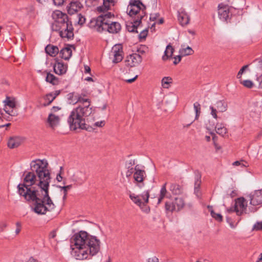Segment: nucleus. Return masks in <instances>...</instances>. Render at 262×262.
<instances>
[{"label": "nucleus", "instance_id": "obj_15", "mask_svg": "<svg viewBox=\"0 0 262 262\" xmlns=\"http://www.w3.org/2000/svg\"><path fill=\"white\" fill-rule=\"evenodd\" d=\"M60 118L54 113H50L47 118V126L52 129H55L60 124Z\"/></svg>", "mask_w": 262, "mask_h": 262}, {"label": "nucleus", "instance_id": "obj_50", "mask_svg": "<svg viewBox=\"0 0 262 262\" xmlns=\"http://www.w3.org/2000/svg\"><path fill=\"white\" fill-rule=\"evenodd\" d=\"M182 58V55H179L174 57V60L173 61V64L176 65L180 62Z\"/></svg>", "mask_w": 262, "mask_h": 262}, {"label": "nucleus", "instance_id": "obj_56", "mask_svg": "<svg viewBox=\"0 0 262 262\" xmlns=\"http://www.w3.org/2000/svg\"><path fill=\"white\" fill-rule=\"evenodd\" d=\"M257 81L259 82V88L262 89V76L257 78Z\"/></svg>", "mask_w": 262, "mask_h": 262}, {"label": "nucleus", "instance_id": "obj_14", "mask_svg": "<svg viewBox=\"0 0 262 262\" xmlns=\"http://www.w3.org/2000/svg\"><path fill=\"white\" fill-rule=\"evenodd\" d=\"M250 204L256 206L262 204V189L254 191L249 195Z\"/></svg>", "mask_w": 262, "mask_h": 262}, {"label": "nucleus", "instance_id": "obj_26", "mask_svg": "<svg viewBox=\"0 0 262 262\" xmlns=\"http://www.w3.org/2000/svg\"><path fill=\"white\" fill-rule=\"evenodd\" d=\"M47 54L52 57H55L59 53V49L57 46L52 45H48L45 48Z\"/></svg>", "mask_w": 262, "mask_h": 262}, {"label": "nucleus", "instance_id": "obj_10", "mask_svg": "<svg viewBox=\"0 0 262 262\" xmlns=\"http://www.w3.org/2000/svg\"><path fill=\"white\" fill-rule=\"evenodd\" d=\"M218 8V15L220 19L224 22H228L232 15L231 8L223 4H220Z\"/></svg>", "mask_w": 262, "mask_h": 262}, {"label": "nucleus", "instance_id": "obj_53", "mask_svg": "<svg viewBox=\"0 0 262 262\" xmlns=\"http://www.w3.org/2000/svg\"><path fill=\"white\" fill-rule=\"evenodd\" d=\"M137 78H138V75H136L134 77H133L132 78L127 79L124 80L127 83H131L134 82Z\"/></svg>", "mask_w": 262, "mask_h": 262}, {"label": "nucleus", "instance_id": "obj_8", "mask_svg": "<svg viewBox=\"0 0 262 262\" xmlns=\"http://www.w3.org/2000/svg\"><path fill=\"white\" fill-rule=\"evenodd\" d=\"M247 208V201L244 197H239L235 200L233 207L227 209L228 213L236 212L238 216L246 213Z\"/></svg>", "mask_w": 262, "mask_h": 262}, {"label": "nucleus", "instance_id": "obj_25", "mask_svg": "<svg viewBox=\"0 0 262 262\" xmlns=\"http://www.w3.org/2000/svg\"><path fill=\"white\" fill-rule=\"evenodd\" d=\"M59 53L61 58L68 60L72 56V52L71 47H67L61 50Z\"/></svg>", "mask_w": 262, "mask_h": 262}, {"label": "nucleus", "instance_id": "obj_60", "mask_svg": "<svg viewBox=\"0 0 262 262\" xmlns=\"http://www.w3.org/2000/svg\"><path fill=\"white\" fill-rule=\"evenodd\" d=\"M56 180L58 182H61L62 180V177L61 176L60 173L57 175Z\"/></svg>", "mask_w": 262, "mask_h": 262}, {"label": "nucleus", "instance_id": "obj_23", "mask_svg": "<svg viewBox=\"0 0 262 262\" xmlns=\"http://www.w3.org/2000/svg\"><path fill=\"white\" fill-rule=\"evenodd\" d=\"M21 142L22 140L20 137H11L8 142V146L10 148H14L19 146L21 143Z\"/></svg>", "mask_w": 262, "mask_h": 262}, {"label": "nucleus", "instance_id": "obj_33", "mask_svg": "<svg viewBox=\"0 0 262 262\" xmlns=\"http://www.w3.org/2000/svg\"><path fill=\"white\" fill-rule=\"evenodd\" d=\"M172 83V79L170 77H164L161 80V85L164 89H168Z\"/></svg>", "mask_w": 262, "mask_h": 262}, {"label": "nucleus", "instance_id": "obj_35", "mask_svg": "<svg viewBox=\"0 0 262 262\" xmlns=\"http://www.w3.org/2000/svg\"><path fill=\"white\" fill-rule=\"evenodd\" d=\"M180 54L182 55V56H185L187 55H192L194 51L192 49V48L189 46L186 47V48H183L180 50Z\"/></svg>", "mask_w": 262, "mask_h": 262}, {"label": "nucleus", "instance_id": "obj_19", "mask_svg": "<svg viewBox=\"0 0 262 262\" xmlns=\"http://www.w3.org/2000/svg\"><path fill=\"white\" fill-rule=\"evenodd\" d=\"M60 93V90H56L52 93L47 94L43 97V99L45 101L43 105L47 106L50 105L52 102L56 98V97L59 95Z\"/></svg>", "mask_w": 262, "mask_h": 262}, {"label": "nucleus", "instance_id": "obj_39", "mask_svg": "<svg viewBox=\"0 0 262 262\" xmlns=\"http://www.w3.org/2000/svg\"><path fill=\"white\" fill-rule=\"evenodd\" d=\"M194 109L195 112V118L198 119L201 113V106L200 104L198 102H195L193 104Z\"/></svg>", "mask_w": 262, "mask_h": 262}, {"label": "nucleus", "instance_id": "obj_52", "mask_svg": "<svg viewBox=\"0 0 262 262\" xmlns=\"http://www.w3.org/2000/svg\"><path fill=\"white\" fill-rule=\"evenodd\" d=\"M105 125L104 121L96 122L94 125L97 127H103Z\"/></svg>", "mask_w": 262, "mask_h": 262}, {"label": "nucleus", "instance_id": "obj_44", "mask_svg": "<svg viewBox=\"0 0 262 262\" xmlns=\"http://www.w3.org/2000/svg\"><path fill=\"white\" fill-rule=\"evenodd\" d=\"M253 230H262V221L256 222L253 227Z\"/></svg>", "mask_w": 262, "mask_h": 262}, {"label": "nucleus", "instance_id": "obj_42", "mask_svg": "<svg viewBox=\"0 0 262 262\" xmlns=\"http://www.w3.org/2000/svg\"><path fill=\"white\" fill-rule=\"evenodd\" d=\"M233 165L234 166H241L242 167H247L248 166L247 162L242 160L241 161H236L233 162Z\"/></svg>", "mask_w": 262, "mask_h": 262}, {"label": "nucleus", "instance_id": "obj_59", "mask_svg": "<svg viewBox=\"0 0 262 262\" xmlns=\"http://www.w3.org/2000/svg\"><path fill=\"white\" fill-rule=\"evenodd\" d=\"M226 219H227V222H228V223L230 224V226H231L232 228H233V227H234V226H233V223H232V221H231L230 218L229 216H227V217H226Z\"/></svg>", "mask_w": 262, "mask_h": 262}, {"label": "nucleus", "instance_id": "obj_7", "mask_svg": "<svg viewBox=\"0 0 262 262\" xmlns=\"http://www.w3.org/2000/svg\"><path fill=\"white\" fill-rule=\"evenodd\" d=\"M55 16H62L61 23L59 35L61 37L71 39L74 36L73 28L72 24L68 21V17L67 14L63 13L60 11H56L53 14V18Z\"/></svg>", "mask_w": 262, "mask_h": 262}, {"label": "nucleus", "instance_id": "obj_47", "mask_svg": "<svg viewBox=\"0 0 262 262\" xmlns=\"http://www.w3.org/2000/svg\"><path fill=\"white\" fill-rule=\"evenodd\" d=\"M72 187V185H69L67 186H59V188H60L63 191V193H65V194H67V192L68 190L70 189Z\"/></svg>", "mask_w": 262, "mask_h": 262}, {"label": "nucleus", "instance_id": "obj_48", "mask_svg": "<svg viewBox=\"0 0 262 262\" xmlns=\"http://www.w3.org/2000/svg\"><path fill=\"white\" fill-rule=\"evenodd\" d=\"M160 15L158 13L151 14L150 15L149 19L150 21H155L159 17Z\"/></svg>", "mask_w": 262, "mask_h": 262}, {"label": "nucleus", "instance_id": "obj_57", "mask_svg": "<svg viewBox=\"0 0 262 262\" xmlns=\"http://www.w3.org/2000/svg\"><path fill=\"white\" fill-rule=\"evenodd\" d=\"M56 236V233L55 231H52L49 235L50 238H54Z\"/></svg>", "mask_w": 262, "mask_h": 262}, {"label": "nucleus", "instance_id": "obj_28", "mask_svg": "<svg viewBox=\"0 0 262 262\" xmlns=\"http://www.w3.org/2000/svg\"><path fill=\"white\" fill-rule=\"evenodd\" d=\"M62 16H55L54 19H56L55 21L51 25V29L54 31H58L60 32L61 23L62 21Z\"/></svg>", "mask_w": 262, "mask_h": 262}, {"label": "nucleus", "instance_id": "obj_41", "mask_svg": "<svg viewBox=\"0 0 262 262\" xmlns=\"http://www.w3.org/2000/svg\"><path fill=\"white\" fill-rule=\"evenodd\" d=\"M241 83L247 88H251L253 86V83L250 80H245L241 81Z\"/></svg>", "mask_w": 262, "mask_h": 262}, {"label": "nucleus", "instance_id": "obj_12", "mask_svg": "<svg viewBox=\"0 0 262 262\" xmlns=\"http://www.w3.org/2000/svg\"><path fill=\"white\" fill-rule=\"evenodd\" d=\"M111 54L114 56L113 62L118 63L120 62L123 58L122 45L121 44L114 45L112 49Z\"/></svg>", "mask_w": 262, "mask_h": 262}, {"label": "nucleus", "instance_id": "obj_49", "mask_svg": "<svg viewBox=\"0 0 262 262\" xmlns=\"http://www.w3.org/2000/svg\"><path fill=\"white\" fill-rule=\"evenodd\" d=\"M66 0H53V3L55 6H60L63 4Z\"/></svg>", "mask_w": 262, "mask_h": 262}, {"label": "nucleus", "instance_id": "obj_58", "mask_svg": "<svg viewBox=\"0 0 262 262\" xmlns=\"http://www.w3.org/2000/svg\"><path fill=\"white\" fill-rule=\"evenodd\" d=\"M134 172V169L132 168L130 170H128L126 172V177H129L131 174Z\"/></svg>", "mask_w": 262, "mask_h": 262}, {"label": "nucleus", "instance_id": "obj_43", "mask_svg": "<svg viewBox=\"0 0 262 262\" xmlns=\"http://www.w3.org/2000/svg\"><path fill=\"white\" fill-rule=\"evenodd\" d=\"M248 65H245L240 69L236 76L237 79H241L242 78L243 74L248 69Z\"/></svg>", "mask_w": 262, "mask_h": 262}, {"label": "nucleus", "instance_id": "obj_5", "mask_svg": "<svg viewBox=\"0 0 262 262\" xmlns=\"http://www.w3.org/2000/svg\"><path fill=\"white\" fill-rule=\"evenodd\" d=\"M31 170V171L28 172L25 177L23 183L17 186L18 193L24 198L27 195L31 194L32 192L35 193L40 191L39 179L36 172L32 168Z\"/></svg>", "mask_w": 262, "mask_h": 262}, {"label": "nucleus", "instance_id": "obj_30", "mask_svg": "<svg viewBox=\"0 0 262 262\" xmlns=\"http://www.w3.org/2000/svg\"><path fill=\"white\" fill-rule=\"evenodd\" d=\"M173 203L174 205H175V206H176L177 211H179L183 208L185 205V202L182 198H176Z\"/></svg>", "mask_w": 262, "mask_h": 262}, {"label": "nucleus", "instance_id": "obj_22", "mask_svg": "<svg viewBox=\"0 0 262 262\" xmlns=\"http://www.w3.org/2000/svg\"><path fill=\"white\" fill-rule=\"evenodd\" d=\"M178 20L182 26H185L188 24L190 17L184 10H181L179 11Z\"/></svg>", "mask_w": 262, "mask_h": 262}, {"label": "nucleus", "instance_id": "obj_63", "mask_svg": "<svg viewBox=\"0 0 262 262\" xmlns=\"http://www.w3.org/2000/svg\"><path fill=\"white\" fill-rule=\"evenodd\" d=\"M36 1L38 3H39L41 4H42V5L45 4L48 1V0H36Z\"/></svg>", "mask_w": 262, "mask_h": 262}, {"label": "nucleus", "instance_id": "obj_38", "mask_svg": "<svg viewBox=\"0 0 262 262\" xmlns=\"http://www.w3.org/2000/svg\"><path fill=\"white\" fill-rule=\"evenodd\" d=\"M114 16V14H112L111 12H106L104 14H101L98 17H102L104 19L103 21H106V22H111L110 20H108L109 18H111L112 17Z\"/></svg>", "mask_w": 262, "mask_h": 262}, {"label": "nucleus", "instance_id": "obj_40", "mask_svg": "<svg viewBox=\"0 0 262 262\" xmlns=\"http://www.w3.org/2000/svg\"><path fill=\"white\" fill-rule=\"evenodd\" d=\"M148 34V29L147 28L142 30L141 31L140 34H139V38L141 39H144L146 37Z\"/></svg>", "mask_w": 262, "mask_h": 262}, {"label": "nucleus", "instance_id": "obj_16", "mask_svg": "<svg viewBox=\"0 0 262 262\" xmlns=\"http://www.w3.org/2000/svg\"><path fill=\"white\" fill-rule=\"evenodd\" d=\"M82 7L81 3L77 1H71L67 6L68 13L72 15L79 11Z\"/></svg>", "mask_w": 262, "mask_h": 262}, {"label": "nucleus", "instance_id": "obj_3", "mask_svg": "<svg viewBox=\"0 0 262 262\" xmlns=\"http://www.w3.org/2000/svg\"><path fill=\"white\" fill-rule=\"evenodd\" d=\"M68 98L71 100L70 103H79L77 107L71 112L68 119V123L71 130H75L77 128L87 129L86 118L94 113V110L91 106V101L89 99L82 98L80 95L71 93L68 95Z\"/></svg>", "mask_w": 262, "mask_h": 262}, {"label": "nucleus", "instance_id": "obj_62", "mask_svg": "<svg viewBox=\"0 0 262 262\" xmlns=\"http://www.w3.org/2000/svg\"><path fill=\"white\" fill-rule=\"evenodd\" d=\"M27 262H38V260L34 258L31 257L29 258Z\"/></svg>", "mask_w": 262, "mask_h": 262}, {"label": "nucleus", "instance_id": "obj_21", "mask_svg": "<svg viewBox=\"0 0 262 262\" xmlns=\"http://www.w3.org/2000/svg\"><path fill=\"white\" fill-rule=\"evenodd\" d=\"M4 102L5 103V108L4 111L5 112L9 115H12L11 114V113H13V110L9 111L8 110L7 107H9L11 108H14L16 106V102L14 99L11 98L10 97H7L6 99L4 101Z\"/></svg>", "mask_w": 262, "mask_h": 262}, {"label": "nucleus", "instance_id": "obj_45", "mask_svg": "<svg viewBox=\"0 0 262 262\" xmlns=\"http://www.w3.org/2000/svg\"><path fill=\"white\" fill-rule=\"evenodd\" d=\"M77 17H78V24H79L80 25H83L85 21V18L84 16L82 15L81 14H79L78 15Z\"/></svg>", "mask_w": 262, "mask_h": 262}, {"label": "nucleus", "instance_id": "obj_4", "mask_svg": "<svg viewBox=\"0 0 262 262\" xmlns=\"http://www.w3.org/2000/svg\"><path fill=\"white\" fill-rule=\"evenodd\" d=\"M145 6L140 0H130L127 8L128 14L134 18L133 22L128 23L126 29L129 32L138 33L141 20L145 16Z\"/></svg>", "mask_w": 262, "mask_h": 262}, {"label": "nucleus", "instance_id": "obj_34", "mask_svg": "<svg viewBox=\"0 0 262 262\" xmlns=\"http://www.w3.org/2000/svg\"><path fill=\"white\" fill-rule=\"evenodd\" d=\"M167 183H165L161 187L160 194L158 197V204H159L161 203L163 199L165 197L167 194V190H166V186Z\"/></svg>", "mask_w": 262, "mask_h": 262}, {"label": "nucleus", "instance_id": "obj_11", "mask_svg": "<svg viewBox=\"0 0 262 262\" xmlns=\"http://www.w3.org/2000/svg\"><path fill=\"white\" fill-rule=\"evenodd\" d=\"M149 197V191L147 190L143 192L140 195H136L134 193H130L129 198L132 201L138 206H141L148 203Z\"/></svg>", "mask_w": 262, "mask_h": 262}, {"label": "nucleus", "instance_id": "obj_18", "mask_svg": "<svg viewBox=\"0 0 262 262\" xmlns=\"http://www.w3.org/2000/svg\"><path fill=\"white\" fill-rule=\"evenodd\" d=\"M116 3L117 0H103V5L98 7L97 10L99 12H106L111 10Z\"/></svg>", "mask_w": 262, "mask_h": 262}, {"label": "nucleus", "instance_id": "obj_29", "mask_svg": "<svg viewBox=\"0 0 262 262\" xmlns=\"http://www.w3.org/2000/svg\"><path fill=\"white\" fill-rule=\"evenodd\" d=\"M174 52V49L170 45L167 46L166 50L164 51V54L162 56L163 60H166L172 57Z\"/></svg>", "mask_w": 262, "mask_h": 262}, {"label": "nucleus", "instance_id": "obj_54", "mask_svg": "<svg viewBox=\"0 0 262 262\" xmlns=\"http://www.w3.org/2000/svg\"><path fill=\"white\" fill-rule=\"evenodd\" d=\"M7 226V224L6 222H2L0 224V231H3Z\"/></svg>", "mask_w": 262, "mask_h": 262}, {"label": "nucleus", "instance_id": "obj_17", "mask_svg": "<svg viewBox=\"0 0 262 262\" xmlns=\"http://www.w3.org/2000/svg\"><path fill=\"white\" fill-rule=\"evenodd\" d=\"M127 64L130 67H135L142 61V57L138 54H133L127 57Z\"/></svg>", "mask_w": 262, "mask_h": 262}, {"label": "nucleus", "instance_id": "obj_6", "mask_svg": "<svg viewBox=\"0 0 262 262\" xmlns=\"http://www.w3.org/2000/svg\"><path fill=\"white\" fill-rule=\"evenodd\" d=\"M104 19L102 17L93 18L89 24V27L98 32L107 31L111 33H117L121 29V25L118 22L103 21Z\"/></svg>", "mask_w": 262, "mask_h": 262}, {"label": "nucleus", "instance_id": "obj_20", "mask_svg": "<svg viewBox=\"0 0 262 262\" xmlns=\"http://www.w3.org/2000/svg\"><path fill=\"white\" fill-rule=\"evenodd\" d=\"M206 126L208 129L215 128L216 133L222 136H224L227 133V128L222 124H217L215 126L214 123L209 125L206 124Z\"/></svg>", "mask_w": 262, "mask_h": 262}, {"label": "nucleus", "instance_id": "obj_55", "mask_svg": "<svg viewBox=\"0 0 262 262\" xmlns=\"http://www.w3.org/2000/svg\"><path fill=\"white\" fill-rule=\"evenodd\" d=\"M91 72V68L87 65L84 66V72L85 73H89Z\"/></svg>", "mask_w": 262, "mask_h": 262}, {"label": "nucleus", "instance_id": "obj_31", "mask_svg": "<svg viewBox=\"0 0 262 262\" xmlns=\"http://www.w3.org/2000/svg\"><path fill=\"white\" fill-rule=\"evenodd\" d=\"M46 81L49 82L53 85H57L59 83V80L53 74L50 73H47Z\"/></svg>", "mask_w": 262, "mask_h": 262}, {"label": "nucleus", "instance_id": "obj_37", "mask_svg": "<svg viewBox=\"0 0 262 262\" xmlns=\"http://www.w3.org/2000/svg\"><path fill=\"white\" fill-rule=\"evenodd\" d=\"M165 209L167 211L172 212L173 211H177L176 206L174 205L173 203L166 202L165 203Z\"/></svg>", "mask_w": 262, "mask_h": 262}, {"label": "nucleus", "instance_id": "obj_61", "mask_svg": "<svg viewBox=\"0 0 262 262\" xmlns=\"http://www.w3.org/2000/svg\"><path fill=\"white\" fill-rule=\"evenodd\" d=\"M60 110V108H59V107L58 106H53L52 108V111L53 112H57V111Z\"/></svg>", "mask_w": 262, "mask_h": 262}, {"label": "nucleus", "instance_id": "obj_9", "mask_svg": "<svg viewBox=\"0 0 262 262\" xmlns=\"http://www.w3.org/2000/svg\"><path fill=\"white\" fill-rule=\"evenodd\" d=\"M211 111L210 114L215 119H217L218 116L217 113H224L227 110L228 103L225 100H217L214 106L211 105L209 107Z\"/></svg>", "mask_w": 262, "mask_h": 262}, {"label": "nucleus", "instance_id": "obj_51", "mask_svg": "<svg viewBox=\"0 0 262 262\" xmlns=\"http://www.w3.org/2000/svg\"><path fill=\"white\" fill-rule=\"evenodd\" d=\"M146 262H159V259L156 256L148 258Z\"/></svg>", "mask_w": 262, "mask_h": 262}, {"label": "nucleus", "instance_id": "obj_36", "mask_svg": "<svg viewBox=\"0 0 262 262\" xmlns=\"http://www.w3.org/2000/svg\"><path fill=\"white\" fill-rule=\"evenodd\" d=\"M208 208L210 211L211 216L219 222H222L223 220V217L221 214L215 213L212 209L211 206H208Z\"/></svg>", "mask_w": 262, "mask_h": 262}, {"label": "nucleus", "instance_id": "obj_2", "mask_svg": "<svg viewBox=\"0 0 262 262\" xmlns=\"http://www.w3.org/2000/svg\"><path fill=\"white\" fill-rule=\"evenodd\" d=\"M71 254L77 260L90 259L100 249V241L97 237L84 231L74 234L70 239Z\"/></svg>", "mask_w": 262, "mask_h": 262}, {"label": "nucleus", "instance_id": "obj_27", "mask_svg": "<svg viewBox=\"0 0 262 262\" xmlns=\"http://www.w3.org/2000/svg\"><path fill=\"white\" fill-rule=\"evenodd\" d=\"M201 184V174L199 172H195V182H194V192L198 195L199 192V188Z\"/></svg>", "mask_w": 262, "mask_h": 262}, {"label": "nucleus", "instance_id": "obj_32", "mask_svg": "<svg viewBox=\"0 0 262 262\" xmlns=\"http://www.w3.org/2000/svg\"><path fill=\"white\" fill-rule=\"evenodd\" d=\"M170 190L173 194L178 195L182 192V188L178 184H172L170 187Z\"/></svg>", "mask_w": 262, "mask_h": 262}, {"label": "nucleus", "instance_id": "obj_13", "mask_svg": "<svg viewBox=\"0 0 262 262\" xmlns=\"http://www.w3.org/2000/svg\"><path fill=\"white\" fill-rule=\"evenodd\" d=\"M135 171L134 173V179L137 185L140 188L144 186L143 181L146 177L144 170L137 168V166L135 168Z\"/></svg>", "mask_w": 262, "mask_h": 262}, {"label": "nucleus", "instance_id": "obj_64", "mask_svg": "<svg viewBox=\"0 0 262 262\" xmlns=\"http://www.w3.org/2000/svg\"><path fill=\"white\" fill-rule=\"evenodd\" d=\"M256 262H262V253H261Z\"/></svg>", "mask_w": 262, "mask_h": 262}, {"label": "nucleus", "instance_id": "obj_46", "mask_svg": "<svg viewBox=\"0 0 262 262\" xmlns=\"http://www.w3.org/2000/svg\"><path fill=\"white\" fill-rule=\"evenodd\" d=\"M15 225H16V229H15V232L16 235H18L20 233L21 229V224L20 222H17L16 223Z\"/></svg>", "mask_w": 262, "mask_h": 262}, {"label": "nucleus", "instance_id": "obj_24", "mask_svg": "<svg viewBox=\"0 0 262 262\" xmlns=\"http://www.w3.org/2000/svg\"><path fill=\"white\" fill-rule=\"evenodd\" d=\"M67 67L63 63L57 62L54 66V71L55 73L58 75H62L66 73Z\"/></svg>", "mask_w": 262, "mask_h": 262}, {"label": "nucleus", "instance_id": "obj_1", "mask_svg": "<svg viewBox=\"0 0 262 262\" xmlns=\"http://www.w3.org/2000/svg\"><path fill=\"white\" fill-rule=\"evenodd\" d=\"M46 160L36 159L32 161L31 167L35 171L39 179L40 191L26 195L24 199L31 202V209L38 215H45L55 208V205L49 194V187L51 182L50 172L48 169Z\"/></svg>", "mask_w": 262, "mask_h": 262}]
</instances>
